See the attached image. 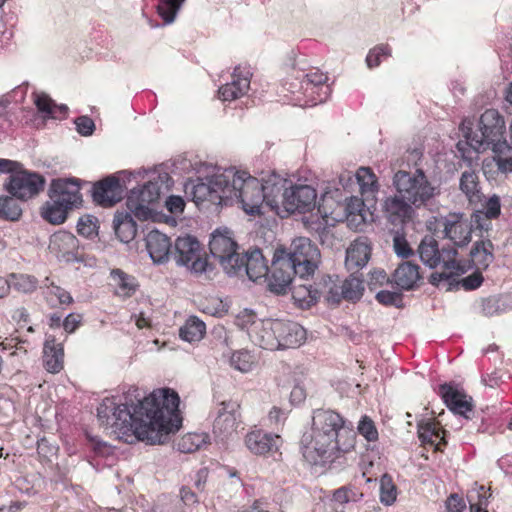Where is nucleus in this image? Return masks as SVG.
<instances>
[{"label": "nucleus", "mask_w": 512, "mask_h": 512, "mask_svg": "<svg viewBox=\"0 0 512 512\" xmlns=\"http://www.w3.org/2000/svg\"><path fill=\"white\" fill-rule=\"evenodd\" d=\"M441 431L432 422H425L418 425V437L423 443H434V438L439 439Z\"/></svg>", "instance_id": "nucleus-54"}, {"label": "nucleus", "mask_w": 512, "mask_h": 512, "mask_svg": "<svg viewBox=\"0 0 512 512\" xmlns=\"http://www.w3.org/2000/svg\"><path fill=\"white\" fill-rule=\"evenodd\" d=\"M51 248L57 251V256L66 262L82 261V254L79 252V241L69 232L55 234L51 239Z\"/></svg>", "instance_id": "nucleus-29"}, {"label": "nucleus", "mask_w": 512, "mask_h": 512, "mask_svg": "<svg viewBox=\"0 0 512 512\" xmlns=\"http://www.w3.org/2000/svg\"><path fill=\"white\" fill-rule=\"evenodd\" d=\"M397 489L393 483L392 477L384 474L380 479V501L386 506L392 505L396 501Z\"/></svg>", "instance_id": "nucleus-48"}, {"label": "nucleus", "mask_w": 512, "mask_h": 512, "mask_svg": "<svg viewBox=\"0 0 512 512\" xmlns=\"http://www.w3.org/2000/svg\"><path fill=\"white\" fill-rule=\"evenodd\" d=\"M364 290L363 281L358 277L351 275L346 279L340 287L336 285L329 288L327 300L338 303L341 298L347 300H358L362 296Z\"/></svg>", "instance_id": "nucleus-31"}, {"label": "nucleus", "mask_w": 512, "mask_h": 512, "mask_svg": "<svg viewBox=\"0 0 512 512\" xmlns=\"http://www.w3.org/2000/svg\"><path fill=\"white\" fill-rule=\"evenodd\" d=\"M357 183L362 195H374L378 189L376 176L368 167H360L356 172Z\"/></svg>", "instance_id": "nucleus-44"}, {"label": "nucleus", "mask_w": 512, "mask_h": 512, "mask_svg": "<svg viewBox=\"0 0 512 512\" xmlns=\"http://www.w3.org/2000/svg\"><path fill=\"white\" fill-rule=\"evenodd\" d=\"M393 249L395 254L401 258H408L413 255V250L411 249L405 236L398 231L394 234L393 237Z\"/></svg>", "instance_id": "nucleus-56"}, {"label": "nucleus", "mask_w": 512, "mask_h": 512, "mask_svg": "<svg viewBox=\"0 0 512 512\" xmlns=\"http://www.w3.org/2000/svg\"><path fill=\"white\" fill-rule=\"evenodd\" d=\"M123 187L115 176H108L93 186L92 197L95 203L111 207L123 198Z\"/></svg>", "instance_id": "nucleus-21"}, {"label": "nucleus", "mask_w": 512, "mask_h": 512, "mask_svg": "<svg viewBox=\"0 0 512 512\" xmlns=\"http://www.w3.org/2000/svg\"><path fill=\"white\" fill-rule=\"evenodd\" d=\"M179 403L178 393L170 388L154 390L145 397L134 388L128 391L124 403L105 398L97 408V417L102 426L112 428L126 443L164 444L181 427Z\"/></svg>", "instance_id": "nucleus-1"}, {"label": "nucleus", "mask_w": 512, "mask_h": 512, "mask_svg": "<svg viewBox=\"0 0 512 512\" xmlns=\"http://www.w3.org/2000/svg\"><path fill=\"white\" fill-rule=\"evenodd\" d=\"M389 282V277L383 269H375L369 273L368 287L374 290Z\"/></svg>", "instance_id": "nucleus-62"}, {"label": "nucleus", "mask_w": 512, "mask_h": 512, "mask_svg": "<svg viewBox=\"0 0 512 512\" xmlns=\"http://www.w3.org/2000/svg\"><path fill=\"white\" fill-rule=\"evenodd\" d=\"M275 327L279 349L296 348L306 340V330L296 322L277 319Z\"/></svg>", "instance_id": "nucleus-24"}, {"label": "nucleus", "mask_w": 512, "mask_h": 512, "mask_svg": "<svg viewBox=\"0 0 512 512\" xmlns=\"http://www.w3.org/2000/svg\"><path fill=\"white\" fill-rule=\"evenodd\" d=\"M6 280L9 283V290L13 288L20 293H32L38 286V280L28 274L11 273Z\"/></svg>", "instance_id": "nucleus-41"}, {"label": "nucleus", "mask_w": 512, "mask_h": 512, "mask_svg": "<svg viewBox=\"0 0 512 512\" xmlns=\"http://www.w3.org/2000/svg\"><path fill=\"white\" fill-rule=\"evenodd\" d=\"M327 81V75L319 70L305 73L304 98L306 106H315L329 98L331 88Z\"/></svg>", "instance_id": "nucleus-18"}, {"label": "nucleus", "mask_w": 512, "mask_h": 512, "mask_svg": "<svg viewBox=\"0 0 512 512\" xmlns=\"http://www.w3.org/2000/svg\"><path fill=\"white\" fill-rule=\"evenodd\" d=\"M356 432L351 422L332 409H315L310 430L303 433L300 450L304 459L313 465L334 461L354 449Z\"/></svg>", "instance_id": "nucleus-2"}, {"label": "nucleus", "mask_w": 512, "mask_h": 512, "mask_svg": "<svg viewBox=\"0 0 512 512\" xmlns=\"http://www.w3.org/2000/svg\"><path fill=\"white\" fill-rule=\"evenodd\" d=\"M304 87H305V73L300 71H294V74L289 76L284 84L283 88L293 97L292 100L299 106L305 105L304 98Z\"/></svg>", "instance_id": "nucleus-39"}, {"label": "nucleus", "mask_w": 512, "mask_h": 512, "mask_svg": "<svg viewBox=\"0 0 512 512\" xmlns=\"http://www.w3.org/2000/svg\"><path fill=\"white\" fill-rule=\"evenodd\" d=\"M415 207L396 192L394 196L387 197L383 203V212L392 224H404L410 221L415 214Z\"/></svg>", "instance_id": "nucleus-23"}, {"label": "nucleus", "mask_w": 512, "mask_h": 512, "mask_svg": "<svg viewBox=\"0 0 512 512\" xmlns=\"http://www.w3.org/2000/svg\"><path fill=\"white\" fill-rule=\"evenodd\" d=\"M396 192L416 209L430 207L440 195L441 188L429 179L425 172L399 170L393 176Z\"/></svg>", "instance_id": "nucleus-6"}, {"label": "nucleus", "mask_w": 512, "mask_h": 512, "mask_svg": "<svg viewBox=\"0 0 512 512\" xmlns=\"http://www.w3.org/2000/svg\"><path fill=\"white\" fill-rule=\"evenodd\" d=\"M77 132L82 136H90L95 130L94 121L88 116H80L75 119Z\"/></svg>", "instance_id": "nucleus-60"}, {"label": "nucleus", "mask_w": 512, "mask_h": 512, "mask_svg": "<svg viewBox=\"0 0 512 512\" xmlns=\"http://www.w3.org/2000/svg\"><path fill=\"white\" fill-rule=\"evenodd\" d=\"M172 185V179L166 172L153 176L139 189H132L126 200V206L135 218L148 220L152 216L150 205L155 204L161 194L167 192Z\"/></svg>", "instance_id": "nucleus-8"}, {"label": "nucleus", "mask_w": 512, "mask_h": 512, "mask_svg": "<svg viewBox=\"0 0 512 512\" xmlns=\"http://www.w3.org/2000/svg\"><path fill=\"white\" fill-rule=\"evenodd\" d=\"M376 299L379 303L387 306H399L402 301L401 294L398 292H392L388 290H382L377 292Z\"/></svg>", "instance_id": "nucleus-59"}, {"label": "nucleus", "mask_w": 512, "mask_h": 512, "mask_svg": "<svg viewBox=\"0 0 512 512\" xmlns=\"http://www.w3.org/2000/svg\"><path fill=\"white\" fill-rule=\"evenodd\" d=\"M111 278L115 282V284L119 287L120 291L125 295H129L131 292H134L136 286L134 284V279L124 273L120 269H114L111 271Z\"/></svg>", "instance_id": "nucleus-52"}, {"label": "nucleus", "mask_w": 512, "mask_h": 512, "mask_svg": "<svg viewBox=\"0 0 512 512\" xmlns=\"http://www.w3.org/2000/svg\"><path fill=\"white\" fill-rule=\"evenodd\" d=\"M134 214L128 210V212H117L114 216L113 226L115 234L121 242L128 243L137 233V224L133 219Z\"/></svg>", "instance_id": "nucleus-37"}, {"label": "nucleus", "mask_w": 512, "mask_h": 512, "mask_svg": "<svg viewBox=\"0 0 512 512\" xmlns=\"http://www.w3.org/2000/svg\"><path fill=\"white\" fill-rule=\"evenodd\" d=\"M445 237L455 246L463 247L471 241L472 229L469 222L461 213H450L443 218Z\"/></svg>", "instance_id": "nucleus-20"}, {"label": "nucleus", "mask_w": 512, "mask_h": 512, "mask_svg": "<svg viewBox=\"0 0 512 512\" xmlns=\"http://www.w3.org/2000/svg\"><path fill=\"white\" fill-rule=\"evenodd\" d=\"M460 129L465 138V144L475 152H482L507 142L505 120L496 109H487L481 114L477 131H473L470 120H464Z\"/></svg>", "instance_id": "nucleus-3"}, {"label": "nucleus", "mask_w": 512, "mask_h": 512, "mask_svg": "<svg viewBox=\"0 0 512 512\" xmlns=\"http://www.w3.org/2000/svg\"><path fill=\"white\" fill-rule=\"evenodd\" d=\"M421 261L429 268H436L442 264L443 271L433 272L429 281L433 285H439L443 281L452 283L456 276L466 272L464 266L456 261L457 250L454 247H438V242L432 236H425L418 247Z\"/></svg>", "instance_id": "nucleus-5"}, {"label": "nucleus", "mask_w": 512, "mask_h": 512, "mask_svg": "<svg viewBox=\"0 0 512 512\" xmlns=\"http://www.w3.org/2000/svg\"><path fill=\"white\" fill-rule=\"evenodd\" d=\"M239 269L232 276L246 275L249 280L257 282L268 276L267 261L259 248L240 253Z\"/></svg>", "instance_id": "nucleus-16"}, {"label": "nucleus", "mask_w": 512, "mask_h": 512, "mask_svg": "<svg viewBox=\"0 0 512 512\" xmlns=\"http://www.w3.org/2000/svg\"><path fill=\"white\" fill-rule=\"evenodd\" d=\"M391 56V48L387 44H380L372 48L366 57V64L369 68L378 67L382 59H387Z\"/></svg>", "instance_id": "nucleus-49"}, {"label": "nucleus", "mask_w": 512, "mask_h": 512, "mask_svg": "<svg viewBox=\"0 0 512 512\" xmlns=\"http://www.w3.org/2000/svg\"><path fill=\"white\" fill-rule=\"evenodd\" d=\"M481 271L482 270H477L476 269V271L474 273H472L471 275H468L467 277L463 278L460 281L461 286L466 291L475 290L478 287H480L482 282H483V280H484Z\"/></svg>", "instance_id": "nucleus-63"}, {"label": "nucleus", "mask_w": 512, "mask_h": 512, "mask_svg": "<svg viewBox=\"0 0 512 512\" xmlns=\"http://www.w3.org/2000/svg\"><path fill=\"white\" fill-rule=\"evenodd\" d=\"M251 72L240 66L234 69L231 81L218 90L223 101H232L244 96L250 88Z\"/></svg>", "instance_id": "nucleus-25"}, {"label": "nucleus", "mask_w": 512, "mask_h": 512, "mask_svg": "<svg viewBox=\"0 0 512 512\" xmlns=\"http://www.w3.org/2000/svg\"><path fill=\"white\" fill-rule=\"evenodd\" d=\"M186 0H159L157 12L163 19L164 24H172Z\"/></svg>", "instance_id": "nucleus-43"}, {"label": "nucleus", "mask_w": 512, "mask_h": 512, "mask_svg": "<svg viewBox=\"0 0 512 512\" xmlns=\"http://www.w3.org/2000/svg\"><path fill=\"white\" fill-rule=\"evenodd\" d=\"M471 512H488L486 510L487 498L480 493H471L468 495Z\"/></svg>", "instance_id": "nucleus-64"}, {"label": "nucleus", "mask_w": 512, "mask_h": 512, "mask_svg": "<svg viewBox=\"0 0 512 512\" xmlns=\"http://www.w3.org/2000/svg\"><path fill=\"white\" fill-rule=\"evenodd\" d=\"M208 438L205 433H188L179 441L178 449L183 453L195 452L208 442Z\"/></svg>", "instance_id": "nucleus-45"}, {"label": "nucleus", "mask_w": 512, "mask_h": 512, "mask_svg": "<svg viewBox=\"0 0 512 512\" xmlns=\"http://www.w3.org/2000/svg\"><path fill=\"white\" fill-rule=\"evenodd\" d=\"M206 332L205 323L196 316L189 317L179 330L182 340L189 343L200 341Z\"/></svg>", "instance_id": "nucleus-38"}, {"label": "nucleus", "mask_w": 512, "mask_h": 512, "mask_svg": "<svg viewBox=\"0 0 512 512\" xmlns=\"http://www.w3.org/2000/svg\"><path fill=\"white\" fill-rule=\"evenodd\" d=\"M282 200V206L288 213H306L316 206L317 192L309 185H290Z\"/></svg>", "instance_id": "nucleus-15"}, {"label": "nucleus", "mask_w": 512, "mask_h": 512, "mask_svg": "<svg viewBox=\"0 0 512 512\" xmlns=\"http://www.w3.org/2000/svg\"><path fill=\"white\" fill-rule=\"evenodd\" d=\"M471 261L477 270H486L494 261V244L490 239L476 241L470 251Z\"/></svg>", "instance_id": "nucleus-35"}, {"label": "nucleus", "mask_w": 512, "mask_h": 512, "mask_svg": "<svg viewBox=\"0 0 512 512\" xmlns=\"http://www.w3.org/2000/svg\"><path fill=\"white\" fill-rule=\"evenodd\" d=\"M371 257L367 238H358L346 250L345 266L349 271H358L366 266Z\"/></svg>", "instance_id": "nucleus-30"}, {"label": "nucleus", "mask_w": 512, "mask_h": 512, "mask_svg": "<svg viewBox=\"0 0 512 512\" xmlns=\"http://www.w3.org/2000/svg\"><path fill=\"white\" fill-rule=\"evenodd\" d=\"M48 289H49V292H48L49 296L55 297L57 299V302L60 305H69L73 302L72 296L65 289H63L59 286H56L53 283H51V285L48 287Z\"/></svg>", "instance_id": "nucleus-61"}, {"label": "nucleus", "mask_w": 512, "mask_h": 512, "mask_svg": "<svg viewBox=\"0 0 512 512\" xmlns=\"http://www.w3.org/2000/svg\"><path fill=\"white\" fill-rule=\"evenodd\" d=\"M48 196L49 200L41 209V216L53 225L65 222L69 211L82 202L80 186L75 179H53Z\"/></svg>", "instance_id": "nucleus-4"}, {"label": "nucleus", "mask_w": 512, "mask_h": 512, "mask_svg": "<svg viewBox=\"0 0 512 512\" xmlns=\"http://www.w3.org/2000/svg\"><path fill=\"white\" fill-rule=\"evenodd\" d=\"M34 103L39 112L45 116L56 118L55 112L53 111V100L46 94H36Z\"/></svg>", "instance_id": "nucleus-58"}, {"label": "nucleus", "mask_w": 512, "mask_h": 512, "mask_svg": "<svg viewBox=\"0 0 512 512\" xmlns=\"http://www.w3.org/2000/svg\"><path fill=\"white\" fill-rule=\"evenodd\" d=\"M233 167L217 172L205 179L199 178L196 183H191L190 195L196 205L209 202L216 205H225V191L229 180L233 179Z\"/></svg>", "instance_id": "nucleus-10"}, {"label": "nucleus", "mask_w": 512, "mask_h": 512, "mask_svg": "<svg viewBox=\"0 0 512 512\" xmlns=\"http://www.w3.org/2000/svg\"><path fill=\"white\" fill-rule=\"evenodd\" d=\"M494 153V161L499 172L507 174L512 172V147L507 142H502L490 148Z\"/></svg>", "instance_id": "nucleus-40"}, {"label": "nucleus", "mask_w": 512, "mask_h": 512, "mask_svg": "<svg viewBox=\"0 0 512 512\" xmlns=\"http://www.w3.org/2000/svg\"><path fill=\"white\" fill-rule=\"evenodd\" d=\"M276 251L289 262L291 268H294L295 276L301 281L315 273L321 259L319 248L307 237L294 239L288 252L284 249Z\"/></svg>", "instance_id": "nucleus-9"}, {"label": "nucleus", "mask_w": 512, "mask_h": 512, "mask_svg": "<svg viewBox=\"0 0 512 512\" xmlns=\"http://www.w3.org/2000/svg\"><path fill=\"white\" fill-rule=\"evenodd\" d=\"M45 179L36 172L17 171L10 176L6 185L8 192L20 200H27L43 190Z\"/></svg>", "instance_id": "nucleus-13"}, {"label": "nucleus", "mask_w": 512, "mask_h": 512, "mask_svg": "<svg viewBox=\"0 0 512 512\" xmlns=\"http://www.w3.org/2000/svg\"><path fill=\"white\" fill-rule=\"evenodd\" d=\"M420 267L410 261L400 264L393 273L394 283L403 290L413 289L421 279Z\"/></svg>", "instance_id": "nucleus-34"}, {"label": "nucleus", "mask_w": 512, "mask_h": 512, "mask_svg": "<svg viewBox=\"0 0 512 512\" xmlns=\"http://www.w3.org/2000/svg\"><path fill=\"white\" fill-rule=\"evenodd\" d=\"M357 430L367 441L372 442L378 439V431L374 422L368 417L363 416L359 421Z\"/></svg>", "instance_id": "nucleus-55"}, {"label": "nucleus", "mask_w": 512, "mask_h": 512, "mask_svg": "<svg viewBox=\"0 0 512 512\" xmlns=\"http://www.w3.org/2000/svg\"><path fill=\"white\" fill-rule=\"evenodd\" d=\"M294 268L285 261L277 251L274 253L270 275L267 276L268 288L271 292L282 295L292 285Z\"/></svg>", "instance_id": "nucleus-17"}, {"label": "nucleus", "mask_w": 512, "mask_h": 512, "mask_svg": "<svg viewBox=\"0 0 512 512\" xmlns=\"http://www.w3.org/2000/svg\"><path fill=\"white\" fill-rule=\"evenodd\" d=\"M178 265H182L195 273L206 271L207 261L202 257L200 242L191 235L178 237L172 254Z\"/></svg>", "instance_id": "nucleus-12"}, {"label": "nucleus", "mask_w": 512, "mask_h": 512, "mask_svg": "<svg viewBox=\"0 0 512 512\" xmlns=\"http://www.w3.org/2000/svg\"><path fill=\"white\" fill-rule=\"evenodd\" d=\"M19 200L13 195L0 197V217L12 221L18 220L22 214Z\"/></svg>", "instance_id": "nucleus-46"}, {"label": "nucleus", "mask_w": 512, "mask_h": 512, "mask_svg": "<svg viewBox=\"0 0 512 512\" xmlns=\"http://www.w3.org/2000/svg\"><path fill=\"white\" fill-rule=\"evenodd\" d=\"M230 365L240 372H249L253 365L252 355L245 350L236 351L230 358Z\"/></svg>", "instance_id": "nucleus-51"}, {"label": "nucleus", "mask_w": 512, "mask_h": 512, "mask_svg": "<svg viewBox=\"0 0 512 512\" xmlns=\"http://www.w3.org/2000/svg\"><path fill=\"white\" fill-rule=\"evenodd\" d=\"M64 350L55 339L47 338L43 348V365L48 372L58 373L63 368Z\"/></svg>", "instance_id": "nucleus-36"}, {"label": "nucleus", "mask_w": 512, "mask_h": 512, "mask_svg": "<svg viewBox=\"0 0 512 512\" xmlns=\"http://www.w3.org/2000/svg\"><path fill=\"white\" fill-rule=\"evenodd\" d=\"M146 249L155 264L166 263L173 254L170 238L158 230L150 231L145 238Z\"/></svg>", "instance_id": "nucleus-28"}, {"label": "nucleus", "mask_w": 512, "mask_h": 512, "mask_svg": "<svg viewBox=\"0 0 512 512\" xmlns=\"http://www.w3.org/2000/svg\"><path fill=\"white\" fill-rule=\"evenodd\" d=\"M307 281L308 277L303 281L298 277L291 287L294 303L302 309L309 308L314 305L322 293L319 289L307 283Z\"/></svg>", "instance_id": "nucleus-33"}, {"label": "nucleus", "mask_w": 512, "mask_h": 512, "mask_svg": "<svg viewBox=\"0 0 512 512\" xmlns=\"http://www.w3.org/2000/svg\"><path fill=\"white\" fill-rule=\"evenodd\" d=\"M262 319H258L256 314L251 310H244L240 312L236 317V325L241 329L246 331L247 335L250 337L251 327L256 323V321H261Z\"/></svg>", "instance_id": "nucleus-57"}, {"label": "nucleus", "mask_w": 512, "mask_h": 512, "mask_svg": "<svg viewBox=\"0 0 512 512\" xmlns=\"http://www.w3.org/2000/svg\"><path fill=\"white\" fill-rule=\"evenodd\" d=\"M460 189L470 202L479 201L480 190L478 176L474 171H464L460 177Z\"/></svg>", "instance_id": "nucleus-42"}, {"label": "nucleus", "mask_w": 512, "mask_h": 512, "mask_svg": "<svg viewBox=\"0 0 512 512\" xmlns=\"http://www.w3.org/2000/svg\"><path fill=\"white\" fill-rule=\"evenodd\" d=\"M477 305L483 316H498L512 310V297L508 294L491 295L481 298Z\"/></svg>", "instance_id": "nucleus-32"}, {"label": "nucleus", "mask_w": 512, "mask_h": 512, "mask_svg": "<svg viewBox=\"0 0 512 512\" xmlns=\"http://www.w3.org/2000/svg\"><path fill=\"white\" fill-rule=\"evenodd\" d=\"M259 181L262 186L264 203L273 210L279 209L286 196V191H289L290 181L275 172L262 177Z\"/></svg>", "instance_id": "nucleus-19"}, {"label": "nucleus", "mask_w": 512, "mask_h": 512, "mask_svg": "<svg viewBox=\"0 0 512 512\" xmlns=\"http://www.w3.org/2000/svg\"><path fill=\"white\" fill-rule=\"evenodd\" d=\"M209 249L211 255L218 260L226 274L232 276L239 269V246L229 229H216L211 234Z\"/></svg>", "instance_id": "nucleus-11"}, {"label": "nucleus", "mask_w": 512, "mask_h": 512, "mask_svg": "<svg viewBox=\"0 0 512 512\" xmlns=\"http://www.w3.org/2000/svg\"><path fill=\"white\" fill-rule=\"evenodd\" d=\"M277 319H262L256 321L250 330V340L257 346L266 350H278L279 342L276 338Z\"/></svg>", "instance_id": "nucleus-26"}, {"label": "nucleus", "mask_w": 512, "mask_h": 512, "mask_svg": "<svg viewBox=\"0 0 512 512\" xmlns=\"http://www.w3.org/2000/svg\"><path fill=\"white\" fill-rule=\"evenodd\" d=\"M439 394L446 406L455 414L464 416L472 410V398L454 384L445 383L440 385Z\"/></svg>", "instance_id": "nucleus-27"}, {"label": "nucleus", "mask_w": 512, "mask_h": 512, "mask_svg": "<svg viewBox=\"0 0 512 512\" xmlns=\"http://www.w3.org/2000/svg\"><path fill=\"white\" fill-rule=\"evenodd\" d=\"M77 232L86 237L92 238L98 233V220L92 215H83L77 222Z\"/></svg>", "instance_id": "nucleus-50"}, {"label": "nucleus", "mask_w": 512, "mask_h": 512, "mask_svg": "<svg viewBox=\"0 0 512 512\" xmlns=\"http://www.w3.org/2000/svg\"><path fill=\"white\" fill-rule=\"evenodd\" d=\"M493 218L488 217L483 210H476L471 215L469 222L471 229L479 230L480 232H488L492 228L491 220Z\"/></svg>", "instance_id": "nucleus-53"}, {"label": "nucleus", "mask_w": 512, "mask_h": 512, "mask_svg": "<svg viewBox=\"0 0 512 512\" xmlns=\"http://www.w3.org/2000/svg\"><path fill=\"white\" fill-rule=\"evenodd\" d=\"M239 404L233 401H223L216 409L213 422V434L224 441L236 433L239 425Z\"/></svg>", "instance_id": "nucleus-14"}, {"label": "nucleus", "mask_w": 512, "mask_h": 512, "mask_svg": "<svg viewBox=\"0 0 512 512\" xmlns=\"http://www.w3.org/2000/svg\"><path fill=\"white\" fill-rule=\"evenodd\" d=\"M246 447L255 455H267L277 452L282 445V439L277 434L262 430H253L245 437Z\"/></svg>", "instance_id": "nucleus-22"}, {"label": "nucleus", "mask_w": 512, "mask_h": 512, "mask_svg": "<svg viewBox=\"0 0 512 512\" xmlns=\"http://www.w3.org/2000/svg\"><path fill=\"white\" fill-rule=\"evenodd\" d=\"M347 218L351 222L364 223L366 219V208L364 201L356 196L351 197L346 204Z\"/></svg>", "instance_id": "nucleus-47"}, {"label": "nucleus", "mask_w": 512, "mask_h": 512, "mask_svg": "<svg viewBox=\"0 0 512 512\" xmlns=\"http://www.w3.org/2000/svg\"><path fill=\"white\" fill-rule=\"evenodd\" d=\"M234 177L229 180L225 191V205L240 203L249 215H260L264 203L262 186L259 179L245 171L233 168Z\"/></svg>", "instance_id": "nucleus-7"}]
</instances>
